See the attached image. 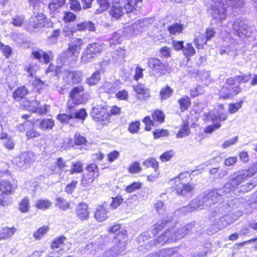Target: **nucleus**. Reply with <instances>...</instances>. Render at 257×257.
<instances>
[{
    "mask_svg": "<svg viewBox=\"0 0 257 257\" xmlns=\"http://www.w3.org/2000/svg\"><path fill=\"white\" fill-rule=\"evenodd\" d=\"M229 197V194L223 187L209 190L199 195L188 205L180 208L177 211L185 214L198 208L203 209L204 206H209L219 202L223 203V198Z\"/></svg>",
    "mask_w": 257,
    "mask_h": 257,
    "instance_id": "nucleus-1",
    "label": "nucleus"
},
{
    "mask_svg": "<svg viewBox=\"0 0 257 257\" xmlns=\"http://www.w3.org/2000/svg\"><path fill=\"white\" fill-rule=\"evenodd\" d=\"M254 172L252 170H244L237 172L229 176V180L223 187L229 196H232V192L244 182L248 178L253 176Z\"/></svg>",
    "mask_w": 257,
    "mask_h": 257,
    "instance_id": "nucleus-2",
    "label": "nucleus"
},
{
    "mask_svg": "<svg viewBox=\"0 0 257 257\" xmlns=\"http://www.w3.org/2000/svg\"><path fill=\"white\" fill-rule=\"evenodd\" d=\"M208 12L215 24L221 23L227 17V7L222 0H212Z\"/></svg>",
    "mask_w": 257,
    "mask_h": 257,
    "instance_id": "nucleus-3",
    "label": "nucleus"
},
{
    "mask_svg": "<svg viewBox=\"0 0 257 257\" xmlns=\"http://www.w3.org/2000/svg\"><path fill=\"white\" fill-rule=\"evenodd\" d=\"M104 48V45L100 42L89 44L83 50L81 60L83 63L86 64L94 60L95 57Z\"/></svg>",
    "mask_w": 257,
    "mask_h": 257,
    "instance_id": "nucleus-4",
    "label": "nucleus"
},
{
    "mask_svg": "<svg viewBox=\"0 0 257 257\" xmlns=\"http://www.w3.org/2000/svg\"><path fill=\"white\" fill-rule=\"evenodd\" d=\"M35 160L34 153L31 151L24 152L13 159L14 166L22 170L28 168Z\"/></svg>",
    "mask_w": 257,
    "mask_h": 257,
    "instance_id": "nucleus-5",
    "label": "nucleus"
},
{
    "mask_svg": "<svg viewBox=\"0 0 257 257\" xmlns=\"http://www.w3.org/2000/svg\"><path fill=\"white\" fill-rule=\"evenodd\" d=\"M48 19L43 13H34L33 15L29 19L26 29L29 32L32 33L38 31L44 27L45 23Z\"/></svg>",
    "mask_w": 257,
    "mask_h": 257,
    "instance_id": "nucleus-6",
    "label": "nucleus"
},
{
    "mask_svg": "<svg viewBox=\"0 0 257 257\" xmlns=\"http://www.w3.org/2000/svg\"><path fill=\"white\" fill-rule=\"evenodd\" d=\"M66 240L65 237L62 236L56 238L51 244L52 251L48 255L50 257H60L63 253L69 250L68 245L65 243Z\"/></svg>",
    "mask_w": 257,
    "mask_h": 257,
    "instance_id": "nucleus-7",
    "label": "nucleus"
},
{
    "mask_svg": "<svg viewBox=\"0 0 257 257\" xmlns=\"http://www.w3.org/2000/svg\"><path fill=\"white\" fill-rule=\"evenodd\" d=\"M232 29L234 33L239 37L249 36L251 33V29L248 26L247 21L242 18H238L234 22Z\"/></svg>",
    "mask_w": 257,
    "mask_h": 257,
    "instance_id": "nucleus-8",
    "label": "nucleus"
},
{
    "mask_svg": "<svg viewBox=\"0 0 257 257\" xmlns=\"http://www.w3.org/2000/svg\"><path fill=\"white\" fill-rule=\"evenodd\" d=\"M86 173L82 175L81 185L87 187L91 184L94 180L99 176V170L95 164H90L86 167Z\"/></svg>",
    "mask_w": 257,
    "mask_h": 257,
    "instance_id": "nucleus-9",
    "label": "nucleus"
},
{
    "mask_svg": "<svg viewBox=\"0 0 257 257\" xmlns=\"http://www.w3.org/2000/svg\"><path fill=\"white\" fill-rule=\"evenodd\" d=\"M84 90V87L79 85L73 88L69 94L70 99L67 103V107L69 109L73 108L75 105L81 104L85 102L84 98L81 94Z\"/></svg>",
    "mask_w": 257,
    "mask_h": 257,
    "instance_id": "nucleus-10",
    "label": "nucleus"
},
{
    "mask_svg": "<svg viewBox=\"0 0 257 257\" xmlns=\"http://www.w3.org/2000/svg\"><path fill=\"white\" fill-rule=\"evenodd\" d=\"M237 202L242 204L246 214H251L253 210L257 209V192L246 198H239Z\"/></svg>",
    "mask_w": 257,
    "mask_h": 257,
    "instance_id": "nucleus-11",
    "label": "nucleus"
},
{
    "mask_svg": "<svg viewBox=\"0 0 257 257\" xmlns=\"http://www.w3.org/2000/svg\"><path fill=\"white\" fill-rule=\"evenodd\" d=\"M91 115L96 121L100 122L108 120L110 117V114L108 112L106 106L102 105H96L93 106Z\"/></svg>",
    "mask_w": 257,
    "mask_h": 257,
    "instance_id": "nucleus-12",
    "label": "nucleus"
},
{
    "mask_svg": "<svg viewBox=\"0 0 257 257\" xmlns=\"http://www.w3.org/2000/svg\"><path fill=\"white\" fill-rule=\"evenodd\" d=\"M194 225L195 223L194 222L185 225H181L176 232H175V228L172 227L170 229L171 233V238L175 241L178 239L183 238L191 230Z\"/></svg>",
    "mask_w": 257,
    "mask_h": 257,
    "instance_id": "nucleus-13",
    "label": "nucleus"
},
{
    "mask_svg": "<svg viewBox=\"0 0 257 257\" xmlns=\"http://www.w3.org/2000/svg\"><path fill=\"white\" fill-rule=\"evenodd\" d=\"M63 79L66 84L79 83L82 80L81 72L65 70L63 72Z\"/></svg>",
    "mask_w": 257,
    "mask_h": 257,
    "instance_id": "nucleus-14",
    "label": "nucleus"
},
{
    "mask_svg": "<svg viewBox=\"0 0 257 257\" xmlns=\"http://www.w3.org/2000/svg\"><path fill=\"white\" fill-rule=\"evenodd\" d=\"M148 66L156 74L161 75L163 71L167 69V65L157 58L151 57L148 59Z\"/></svg>",
    "mask_w": 257,
    "mask_h": 257,
    "instance_id": "nucleus-15",
    "label": "nucleus"
},
{
    "mask_svg": "<svg viewBox=\"0 0 257 257\" xmlns=\"http://www.w3.org/2000/svg\"><path fill=\"white\" fill-rule=\"evenodd\" d=\"M78 57L68 49L61 53L58 57L57 63L59 64L68 65L74 63Z\"/></svg>",
    "mask_w": 257,
    "mask_h": 257,
    "instance_id": "nucleus-16",
    "label": "nucleus"
},
{
    "mask_svg": "<svg viewBox=\"0 0 257 257\" xmlns=\"http://www.w3.org/2000/svg\"><path fill=\"white\" fill-rule=\"evenodd\" d=\"M31 54L34 59L41 62L48 63L51 60V53H47L39 48H33Z\"/></svg>",
    "mask_w": 257,
    "mask_h": 257,
    "instance_id": "nucleus-17",
    "label": "nucleus"
},
{
    "mask_svg": "<svg viewBox=\"0 0 257 257\" xmlns=\"http://www.w3.org/2000/svg\"><path fill=\"white\" fill-rule=\"evenodd\" d=\"M177 193L184 197H191L193 194L194 185L191 184H185L181 182L179 184L176 185Z\"/></svg>",
    "mask_w": 257,
    "mask_h": 257,
    "instance_id": "nucleus-18",
    "label": "nucleus"
},
{
    "mask_svg": "<svg viewBox=\"0 0 257 257\" xmlns=\"http://www.w3.org/2000/svg\"><path fill=\"white\" fill-rule=\"evenodd\" d=\"M124 10L119 3L113 4L108 12L111 20L116 21L120 19L124 14Z\"/></svg>",
    "mask_w": 257,
    "mask_h": 257,
    "instance_id": "nucleus-19",
    "label": "nucleus"
},
{
    "mask_svg": "<svg viewBox=\"0 0 257 257\" xmlns=\"http://www.w3.org/2000/svg\"><path fill=\"white\" fill-rule=\"evenodd\" d=\"M88 205L84 202L80 203L76 207L75 213L78 219L81 221L86 220L89 218V213Z\"/></svg>",
    "mask_w": 257,
    "mask_h": 257,
    "instance_id": "nucleus-20",
    "label": "nucleus"
},
{
    "mask_svg": "<svg viewBox=\"0 0 257 257\" xmlns=\"http://www.w3.org/2000/svg\"><path fill=\"white\" fill-rule=\"evenodd\" d=\"M109 212L107 208L103 205L98 206L94 213V218L99 222L104 221L108 217Z\"/></svg>",
    "mask_w": 257,
    "mask_h": 257,
    "instance_id": "nucleus-21",
    "label": "nucleus"
},
{
    "mask_svg": "<svg viewBox=\"0 0 257 257\" xmlns=\"http://www.w3.org/2000/svg\"><path fill=\"white\" fill-rule=\"evenodd\" d=\"M227 118V114L226 113H221L218 111L215 113L210 111L205 115V119L207 121H212L213 122H218L219 121H224Z\"/></svg>",
    "mask_w": 257,
    "mask_h": 257,
    "instance_id": "nucleus-22",
    "label": "nucleus"
},
{
    "mask_svg": "<svg viewBox=\"0 0 257 257\" xmlns=\"http://www.w3.org/2000/svg\"><path fill=\"white\" fill-rule=\"evenodd\" d=\"M171 233L170 229L167 230L164 233L158 236L153 242L154 245H158L159 244L163 245L165 243H170L174 242L171 238Z\"/></svg>",
    "mask_w": 257,
    "mask_h": 257,
    "instance_id": "nucleus-23",
    "label": "nucleus"
},
{
    "mask_svg": "<svg viewBox=\"0 0 257 257\" xmlns=\"http://www.w3.org/2000/svg\"><path fill=\"white\" fill-rule=\"evenodd\" d=\"M66 3V0H51L49 4L50 12L56 14L60 11L61 9Z\"/></svg>",
    "mask_w": 257,
    "mask_h": 257,
    "instance_id": "nucleus-24",
    "label": "nucleus"
},
{
    "mask_svg": "<svg viewBox=\"0 0 257 257\" xmlns=\"http://www.w3.org/2000/svg\"><path fill=\"white\" fill-rule=\"evenodd\" d=\"M125 4L123 7L126 13L133 12L134 10H137L142 6V0H126Z\"/></svg>",
    "mask_w": 257,
    "mask_h": 257,
    "instance_id": "nucleus-25",
    "label": "nucleus"
},
{
    "mask_svg": "<svg viewBox=\"0 0 257 257\" xmlns=\"http://www.w3.org/2000/svg\"><path fill=\"white\" fill-rule=\"evenodd\" d=\"M77 31H88L93 32L95 30L94 24L91 21H83L77 23L76 26Z\"/></svg>",
    "mask_w": 257,
    "mask_h": 257,
    "instance_id": "nucleus-26",
    "label": "nucleus"
},
{
    "mask_svg": "<svg viewBox=\"0 0 257 257\" xmlns=\"http://www.w3.org/2000/svg\"><path fill=\"white\" fill-rule=\"evenodd\" d=\"M83 44L81 39L76 38L69 43L68 49L78 57Z\"/></svg>",
    "mask_w": 257,
    "mask_h": 257,
    "instance_id": "nucleus-27",
    "label": "nucleus"
},
{
    "mask_svg": "<svg viewBox=\"0 0 257 257\" xmlns=\"http://www.w3.org/2000/svg\"><path fill=\"white\" fill-rule=\"evenodd\" d=\"M16 189V186L10 182L2 180L0 183V190L2 194L9 195L13 194Z\"/></svg>",
    "mask_w": 257,
    "mask_h": 257,
    "instance_id": "nucleus-28",
    "label": "nucleus"
},
{
    "mask_svg": "<svg viewBox=\"0 0 257 257\" xmlns=\"http://www.w3.org/2000/svg\"><path fill=\"white\" fill-rule=\"evenodd\" d=\"M15 227H4L0 230V241L9 239L16 232Z\"/></svg>",
    "mask_w": 257,
    "mask_h": 257,
    "instance_id": "nucleus-29",
    "label": "nucleus"
},
{
    "mask_svg": "<svg viewBox=\"0 0 257 257\" xmlns=\"http://www.w3.org/2000/svg\"><path fill=\"white\" fill-rule=\"evenodd\" d=\"M55 125V121L52 118H44L39 123V128L42 130L49 131L52 130Z\"/></svg>",
    "mask_w": 257,
    "mask_h": 257,
    "instance_id": "nucleus-30",
    "label": "nucleus"
},
{
    "mask_svg": "<svg viewBox=\"0 0 257 257\" xmlns=\"http://www.w3.org/2000/svg\"><path fill=\"white\" fill-rule=\"evenodd\" d=\"M228 218V216L219 217L217 219L215 218V222L217 225L215 229V231H219L227 226L230 224V222L227 220Z\"/></svg>",
    "mask_w": 257,
    "mask_h": 257,
    "instance_id": "nucleus-31",
    "label": "nucleus"
},
{
    "mask_svg": "<svg viewBox=\"0 0 257 257\" xmlns=\"http://www.w3.org/2000/svg\"><path fill=\"white\" fill-rule=\"evenodd\" d=\"M182 112L187 110L191 105V100L188 96H183L178 100Z\"/></svg>",
    "mask_w": 257,
    "mask_h": 257,
    "instance_id": "nucleus-32",
    "label": "nucleus"
},
{
    "mask_svg": "<svg viewBox=\"0 0 257 257\" xmlns=\"http://www.w3.org/2000/svg\"><path fill=\"white\" fill-rule=\"evenodd\" d=\"M61 72V67L56 66L52 63H50L46 70V74L50 76H58Z\"/></svg>",
    "mask_w": 257,
    "mask_h": 257,
    "instance_id": "nucleus-33",
    "label": "nucleus"
},
{
    "mask_svg": "<svg viewBox=\"0 0 257 257\" xmlns=\"http://www.w3.org/2000/svg\"><path fill=\"white\" fill-rule=\"evenodd\" d=\"M113 61L117 63H120L124 59V51L121 48L118 49L112 53Z\"/></svg>",
    "mask_w": 257,
    "mask_h": 257,
    "instance_id": "nucleus-34",
    "label": "nucleus"
},
{
    "mask_svg": "<svg viewBox=\"0 0 257 257\" xmlns=\"http://www.w3.org/2000/svg\"><path fill=\"white\" fill-rule=\"evenodd\" d=\"M150 23V20L148 18L139 20L133 24L132 27L134 29H136L139 32H142L143 29L147 27Z\"/></svg>",
    "mask_w": 257,
    "mask_h": 257,
    "instance_id": "nucleus-35",
    "label": "nucleus"
},
{
    "mask_svg": "<svg viewBox=\"0 0 257 257\" xmlns=\"http://www.w3.org/2000/svg\"><path fill=\"white\" fill-rule=\"evenodd\" d=\"M29 91L25 86L18 87L13 93V96L15 99L19 100L23 98L27 94Z\"/></svg>",
    "mask_w": 257,
    "mask_h": 257,
    "instance_id": "nucleus-36",
    "label": "nucleus"
},
{
    "mask_svg": "<svg viewBox=\"0 0 257 257\" xmlns=\"http://www.w3.org/2000/svg\"><path fill=\"white\" fill-rule=\"evenodd\" d=\"M136 92L139 95H143L142 98L146 99L150 96V93L148 89H146L145 86L142 84H139L134 87Z\"/></svg>",
    "mask_w": 257,
    "mask_h": 257,
    "instance_id": "nucleus-37",
    "label": "nucleus"
},
{
    "mask_svg": "<svg viewBox=\"0 0 257 257\" xmlns=\"http://www.w3.org/2000/svg\"><path fill=\"white\" fill-rule=\"evenodd\" d=\"M100 71L99 70H96L94 72L90 77H88L86 79V83L89 86L95 85L97 84L100 79Z\"/></svg>",
    "mask_w": 257,
    "mask_h": 257,
    "instance_id": "nucleus-38",
    "label": "nucleus"
},
{
    "mask_svg": "<svg viewBox=\"0 0 257 257\" xmlns=\"http://www.w3.org/2000/svg\"><path fill=\"white\" fill-rule=\"evenodd\" d=\"M173 89L168 85L161 88L160 91V96L162 100H166L170 98L173 93Z\"/></svg>",
    "mask_w": 257,
    "mask_h": 257,
    "instance_id": "nucleus-39",
    "label": "nucleus"
},
{
    "mask_svg": "<svg viewBox=\"0 0 257 257\" xmlns=\"http://www.w3.org/2000/svg\"><path fill=\"white\" fill-rule=\"evenodd\" d=\"M99 8L96 9L94 13L95 14L102 13L107 10L109 7V3L107 0H96Z\"/></svg>",
    "mask_w": 257,
    "mask_h": 257,
    "instance_id": "nucleus-40",
    "label": "nucleus"
},
{
    "mask_svg": "<svg viewBox=\"0 0 257 257\" xmlns=\"http://www.w3.org/2000/svg\"><path fill=\"white\" fill-rule=\"evenodd\" d=\"M184 29L183 25L178 23H174L168 27V31L171 35H175L182 32Z\"/></svg>",
    "mask_w": 257,
    "mask_h": 257,
    "instance_id": "nucleus-41",
    "label": "nucleus"
},
{
    "mask_svg": "<svg viewBox=\"0 0 257 257\" xmlns=\"http://www.w3.org/2000/svg\"><path fill=\"white\" fill-rule=\"evenodd\" d=\"M101 88L105 92L109 94L113 93L117 90V85L115 83L105 82L101 86Z\"/></svg>",
    "mask_w": 257,
    "mask_h": 257,
    "instance_id": "nucleus-42",
    "label": "nucleus"
},
{
    "mask_svg": "<svg viewBox=\"0 0 257 257\" xmlns=\"http://www.w3.org/2000/svg\"><path fill=\"white\" fill-rule=\"evenodd\" d=\"M167 222V220H162L158 221L153 225L151 230V234L153 236L157 235L158 232L164 227Z\"/></svg>",
    "mask_w": 257,
    "mask_h": 257,
    "instance_id": "nucleus-43",
    "label": "nucleus"
},
{
    "mask_svg": "<svg viewBox=\"0 0 257 257\" xmlns=\"http://www.w3.org/2000/svg\"><path fill=\"white\" fill-rule=\"evenodd\" d=\"M25 16L23 15H17L12 17L11 24L14 26L21 27L25 21Z\"/></svg>",
    "mask_w": 257,
    "mask_h": 257,
    "instance_id": "nucleus-44",
    "label": "nucleus"
},
{
    "mask_svg": "<svg viewBox=\"0 0 257 257\" xmlns=\"http://www.w3.org/2000/svg\"><path fill=\"white\" fill-rule=\"evenodd\" d=\"M52 205V202L47 199L38 200L36 202V207L37 208L41 210H46L48 209Z\"/></svg>",
    "mask_w": 257,
    "mask_h": 257,
    "instance_id": "nucleus-45",
    "label": "nucleus"
},
{
    "mask_svg": "<svg viewBox=\"0 0 257 257\" xmlns=\"http://www.w3.org/2000/svg\"><path fill=\"white\" fill-rule=\"evenodd\" d=\"M71 174L81 173L83 171V164L81 161L72 162L69 170Z\"/></svg>",
    "mask_w": 257,
    "mask_h": 257,
    "instance_id": "nucleus-46",
    "label": "nucleus"
},
{
    "mask_svg": "<svg viewBox=\"0 0 257 257\" xmlns=\"http://www.w3.org/2000/svg\"><path fill=\"white\" fill-rule=\"evenodd\" d=\"M183 52L187 58H189L193 56L196 53L194 48L190 43H187L186 46L184 47Z\"/></svg>",
    "mask_w": 257,
    "mask_h": 257,
    "instance_id": "nucleus-47",
    "label": "nucleus"
},
{
    "mask_svg": "<svg viewBox=\"0 0 257 257\" xmlns=\"http://www.w3.org/2000/svg\"><path fill=\"white\" fill-rule=\"evenodd\" d=\"M56 201V206L63 210H66L69 207L68 202L61 197H57Z\"/></svg>",
    "mask_w": 257,
    "mask_h": 257,
    "instance_id": "nucleus-48",
    "label": "nucleus"
},
{
    "mask_svg": "<svg viewBox=\"0 0 257 257\" xmlns=\"http://www.w3.org/2000/svg\"><path fill=\"white\" fill-rule=\"evenodd\" d=\"M190 134V129L188 123H184L179 132L177 134V137L182 138L188 136Z\"/></svg>",
    "mask_w": 257,
    "mask_h": 257,
    "instance_id": "nucleus-49",
    "label": "nucleus"
},
{
    "mask_svg": "<svg viewBox=\"0 0 257 257\" xmlns=\"http://www.w3.org/2000/svg\"><path fill=\"white\" fill-rule=\"evenodd\" d=\"M77 32L76 27L75 26H65L62 31V34L65 37H70L74 35V34Z\"/></svg>",
    "mask_w": 257,
    "mask_h": 257,
    "instance_id": "nucleus-50",
    "label": "nucleus"
},
{
    "mask_svg": "<svg viewBox=\"0 0 257 257\" xmlns=\"http://www.w3.org/2000/svg\"><path fill=\"white\" fill-rule=\"evenodd\" d=\"M143 166L146 168L152 167L154 169L155 172L157 171L158 167V162L155 159L153 158L145 160L143 163Z\"/></svg>",
    "mask_w": 257,
    "mask_h": 257,
    "instance_id": "nucleus-51",
    "label": "nucleus"
},
{
    "mask_svg": "<svg viewBox=\"0 0 257 257\" xmlns=\"http://www.w3.org/2000/svg\"><path fill=\"white\" fill-rule=\"evenodd\" d=\"M256 183L254 181H251L250 183L241 185L238 187L239 191L243 193L248 192L251 190L255 186Z\"/></svg>",
    "mask_w": 257,
    "mask_h": 257,
    "instance_id": "nucleus-52",
    "label": "nucleus"
},
{
    "mask_svg": "<svg viewBox=\"0 0 257 257\" xmlns=\"http://www.w3.org/2000/svg\"><path fill=\"white\" fill-rule=\"evenodd\" d=\"M19 209L22 213H26L29 210V199L25 197L19 204Z\"/></svg>",
    "mask_w": 257,
    "mask_h": 257,
    "instance_id": "nucleus-53",
    "label": "nucleus"
},
{
    "mask_svg": "<svg viewBox=\"0 0 257 257\" xmlns=\"http://www.w3.org/2000/svg\"><path fill=\"white\" fill-rule=\"evenodd\" d=\"M228 7L241 8L244 5V0H222Z\"/></svg>",
    "mask_w": 257,
    "mask_h": 257,
    "instance_id": "nucleus-54",
    "label": "nucleus"
},
{
    "mask_svg": "<svg viewBox=\"0 0 257 257\" xmlns=\"http://www.w3.org/2000/svg\"><path fill=\"white\" fill-rule=\"evenodd\" d=\"M73 113L72 112L69 114L66 113H60L57 116V118L62 123H68L70 120L73 118Z\"/></svg>",
    "mask_w": 257,
    "mask_h": 257,
    "instance_id": "nucleus-55",
    "label": "nucleus"
},
{
    "mask_svg": "<svg viewBox=\"0 0 257 257\" xmlns=\"http://www.w3.org/2000/svg\"><path fill=\"white\" fill-rule=\"evenodd\" d=\"M122 41V37L120 34L117 32H114L111 36V37L109 39V42L110 46H111L113 45L119 44Z\"/></svg>",
    "mask_w": 257,
    "mask_h": 257,
    "instance_id": "nucleus-56",
    "label": "nucleus"
},
{
    "mask_svg": "<svg viewBox=\"0 0 257 257\" xmlns=\"http://www.w3.org/2000/svg\"><path fill=\"white\" fill-rule=\"evenodd\" d=\"M72 113H73V118L79 119L82 121L84 120L87 116V113L84 108L80 109L75 112H72Z\"/></svg>",
    "mask_w": 257,
    "mask_h": 257,
    "instance_id": "nucleus-57",
    "label": "nucleus"
},
{
    "mask_svg": "<svg viewBox=\"0 0 257 257\" xmlns=\"http://www.w3.org/2000/svg\"><path fill=\"white\" fill-rule=\"evenodd\" d=\"M142 184L138 182H134L126 187L125 190L127 193H131L141 189Z\"/></svg>",
    "mask_w": 257,
    "mask_h": 257,
    "instance_id": "nucleus-58",
    "label": "nucleus"
},
{
    "mask_svg": "<svg viewBox=\"0 0 257 257\" xmlns=\"http://www.w3.org/2000/svg\"><path fill=\"white\" fill-rule=\"evenodd\" d=\"M0 50L6 58H9L12 53V48L8 45H5L0 42Z\"/></svg>",
    "mask_w": 257,
    "mask_h": 257,
    "instance_id": "nucleus-59",
    "label": "nucleus"
},
{
    "mask_svg": "<svg viewBox=\"0 0 257 257\" xmlns=\"http://www.w3.org/2000/svg\"><path fill=\"white\" fill-rule=\"evenodd\" d=\"M74 142L76 145H82L85 144L87 140L84 136L79 133H76L74 136Z\"/></svg>",
    "mask_w": 257,
    "mask_h": 257,
    "instance_id": "nucleus-60",
    "label": "nucleus"
},
{
    "mask_svg": "<svg viewBox=\"0 0 257 257\" xmlns=\"http://www.w3.org/2000/svg\"><path fill=\"white\" fill-rule=\"evenodd\" d=\"M152 117L154 120L162 122L164 120L165 115L162 111L157 110L153 113Z\"/></svg>",
    "mask_w": 257,
    "mask_h": 257,
    "instance_id": "nucleus-61",
    "label": "nucleus"
},
{
    "mask_svg": "<svg viewBox=\"0 0 257 257\" xmlns=\"http://www.w3.org/2000/svg\"><path fill=\"white\" fill-rule=\"evenodd\" d=\"M48 228L46 226H43L39 228L33 234V236L36 239H39L42 238L44 234L47 232Z\"/></svg>",
    "mask_w": 257,
    "mask_h": 257,
    "instance_id": "nucleus-62",
    "label": "nucleus"
},
{
    "mask_svg": "<svg viewBox=\"0 0 257 257\" xmlns=\"http://www.w3.org/2000/svg\"><path fill=\"white\" fill-rule=\"evenodd\" d=\"M215 33L216 32L213 28H209L207 29L205 32V35L202 36L204 37L203 39H205V41L203 40L204 44H206L207 41L211 40L214 36Z\"/></svg>",
    "mask_w": 257,
    "mask_h": 257,
    "instance_id": "nucleus-63",
    "label": "nucleus"
},
{
    "mask_svg": "<svg viewBox=\"0 0 257 257\" xmlns=\"http://www.w3.org/2000/svg\"><path fill=\"white\" fill-rule=\"evenodd\" d=\"M175 251L174 248H166L159 251L161 257H171Z\"/></svg>",
    "mask_w": 257,
    "mask_h": 257,
    "instance_id": "nucleus-64",
    "label": "nucleus"
}]
</instances>
